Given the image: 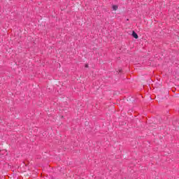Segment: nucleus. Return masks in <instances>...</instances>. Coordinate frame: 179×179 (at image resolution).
I'll use <instances>...</instances> for the list:
<instances>
[{
	"mask_svg": "<svg viewBox=\"0 0 179 179\" xmlns=\"http://www.w3.org/2000/svg\"><path fill=\"white\" fill-rule=\"evenodd\" d=\"M119 72H122V70H120V71Z\"/></svg>",
	"mask_w": 179,
	"mask_h": 179,
	"instance_id": "obj_4",
	"label": "nucleus"
},
{
	"mask_svg": "<svg viewBox=\"0 0 179 179\" xmlns=\"http://www.w3.org/2000/svg\"><path fill=\"white\" fill-rule=\"evenodd\" d=\"M0 152H1V150H0Z\"/></svg>",
	"mask_w": 179,
	"mask_h": 179,
	"instance_id": "obj_5",
	"label": "nucleus"
},
{
	"mask_svg": "<svg viewBox=\"0 0 179 179\" xmlns=\"http://www.w3.org/2000/svg\"><path fill=\"white\" fill-rule=\"evenodd\" d=\"M113 10H117V9H118V6H113Z\"/></svg>",
	"mask_w": 179,
	"mask_h": 179,
	"instance_id": "obj_2",
	"label": "nucleus"
},
{
	"mask_svg": "<svg viewBox=\"0 0 179 179\" xmlns=\"http://www.w3.org/2000/svg\"><path fill=\"white\" fill-rule=\"evenodd\" d=\"M132 36L138 39L139 38V36H138V34H136V32H135V31H132Z\"/></svg>",
	"mask_w": 179,
	"mask_h": 179,
	"instance_id": "obj_1",
	"label": "nucleus"
},
{
	"mask_svg": "<svg viewBox=\"0 0 179 179\" xmlns=\"http://www.w3.org/2000/svg\"><path fill=\"white\" fill-rule=\"evenodd\" d=\"M85 68H89V64H85Z\"/></svg>",
	"mask_w": 179,
	"mask_h": 179,
	"instance_id": "obj_3",
	"label": "nucleus"
}]
</instances>
